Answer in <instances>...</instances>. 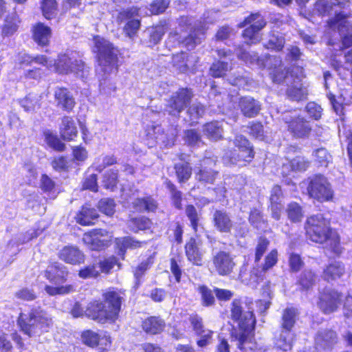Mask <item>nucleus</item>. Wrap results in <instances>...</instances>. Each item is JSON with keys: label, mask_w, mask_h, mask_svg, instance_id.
Segmentation results:
<instances>
[{"label": "nucleus", "mask_w": 352, "mask_h": 352, "mask_svg": "<svg viewBox=\"0 0 352 352\" xmlns=\"http://www.w3.org/2000/svg\"><path fill=\"white\" fill-rule=\"evenodd\" d=\"M230 309V318L238 327V330L232 332V336L238 342V348L248 352V349H252L253 344L249 340L256 321L254 315V303L250 300L236 298L232 300Z\"/></svg>", "instance_id": "obj_1"}, {"label": "nucleus", "mask_w": 352, "mask_h": 352, "mask_svg": "<svg viewBox=\"0 0 352 352\" xmlns=\"http://www.w3.org/2000/svg\"><path fill=\"white\" fill-rule=\"evenodd\" d=\"M102 296L104 303L94 301L88 305L86 316L102 324L114 322L119 317L125 294L120 290L112 289L104 293Z\"/></svg>", "instance_id": "obj_2"}, {"label": "nucleus", "mask_w": 352, "mask_h": 352, "mask_svg": "<svg viewBox=\"0 0 352 352\" xmlns=\"http://www.w3.org/2000/svg\"><path fill=\"white\" fill-rule=\"evenodd\" d=\"M306 232L312 241L325 243L336 254L341 253L339 237L332 232L329 221L322 214L312 215L307 219Z\"/></svg>", "instance_id": "obj_3"}, {"label": "nucleus", "mask_w": 352, "mask_h": 352, "mask_svg": "<svg viewBox=\"0 0 352 352\" xmlns=\"http://www.w3.org/2000/svg\"><path fill=\"white\" fill-rule=\"evenodd\" d=\"M18 323L28 337H37L48 332L53 326L52 316L40 307L32 308L28 315L21 314Z\"/></svg>", "instance_id": "obj_4"}, {"label": "nucleus", "mask_w": 352, "mask_h": 352, "mask_svg": "<svg viewBox=\"0 0 352 352\" xmlns=\"http://www.w3.org/2000/svg\"><path fill=\"white\" fill-rule=\"evenodd\" d=\"M94 43L99 63L96 71L98 73L103 72L104 75L102 79L100 80V87L102 89L107 76L117 71L118 50L109 41L100 36L94 37Z\"/></svg>", "instance_id": "obj_5"}, {"label": "nucleus", "mask_w": 352, "mask_h": 352, "mask_svg": "<svg viewBox=\"0 0 352 352\" xmlns=\"http://www.w3.org/2000/svg\"><path fill=\"white\" fill-rule=\"evenodd\" d=\"M179 28L175 32L177 39L189 49H193L204 38L206 27L204 23L195 21L190 16H181L178 19Z\"/></svg>", "instance_id": "obj_6"}, {"label": "nucleus", "mask_w": 352, "mask_h": 352, "mask_svg": "<svg viewBox=\"0 0 352 352\" xmlns=\"http://www.w3.org/2000/svg\"><path fill=\"white\" fill-rule=\"evenodd\" d=\"M304 77V69L298 66L296 67V73L293 69L286 74H274V82L285 84L287 86V97L292 100L300 101L307 99L308 95V89L302 82Z\"/></svg>", "instance_id": "obj_7"}, {"label": "nucleus", "mask_w": 352, "mask_h": 352, "mask_svg": "<svg viewBox=\"0 0 352 352\" xmlns=\"http://www.w3.org/2000/svg\"><path fill=\"white\" fill-rule=\"evenodd\" d=\"M297 310L293 307L285 309L282 315L280 329L275 335L276 346L283 351L292 349L296 337L294 327L297 319Z\"/></svg>", "instance_id": "obj_8"}, {"label": "nucleus", "mask_w": 352, "mask_h": 352, "mask_svg": "<svg viewBox=\"0 0 352 352\" xmlns=\"http://www.w3.org/2000/svg\"><path fill=\"white\" fill-rule=\"evenodd\" d=\"M304 184L307 185L309 197L320 203L331 201L334 197V190L329 179L321 174H316L307 179Z\"/></svg>", "instance_id": "obj_9"}, {"label": "nucleus", "mask_w": 352, "mask_h": 352, "mask_svg": "<svg viewBox=\"0 0 352 352\" xmlns=\"http://www.w3.org/2000/svg\"><path fill=\"white\" fill-rule=\"evenodd\" d=\"M55 66L58 73H73L83 80H86L89 74V67L82 60L78 59L76 54L73 52L59 55Z\"/></svg>", "instance_id": "obj_10"}, {"label": "nucleus", "mask_w": 352, "mask_h": 352, "mask_svg": "<svg viewBox=\"0 0 352 352\" xmlns=\"http://www.w3.org/2000/svg\"><path fill=\"white\" fill-rule=\"evenodd\" d=\"M282 120L287 124L288 131L296 138H307L311 131V126L304 117L296 111H287L282 114Z\"/></svg>", "instance_id": "obj_11"}, {"label": "nucleus", "mask_w": 352, "mask_h": 352, "mask_svg": "<svg viewBox=\"0 0 352 352\" xmlns=\"http://www.w3.org/2000/svg\"><path fill=\"white\" fill-rule=\"evenodd\" d=\"M216 162V157H208L200 161L199 166L195 170V178L199 185L206 186L214 183L219 175V171L213 168Z\"/></svg>", "instance_id": "obj_12"}, {"label": "nucleus", "mask_w": 352, "mask_h": 352, "mask_svg": "<svg viewBox=\"0 0 352 352\" xmlns=\"http://www.w3.org/2000/svg\"><path fill=\"white\" fill-rule=\"evenodd\" d=\"M248 24L250 26L245 28L243 32L245 43L247 45L256 43L260 40L259 31L265 26L266 23L259 13H254L247 17L239 26L244 28Z\"/></svg>", "instance_id": "obj_13"}, {"label": "nucleus", "mask_w": 352, "mask_h": 352, "mask_svg": "<svg viewBox=\"0 0 352 352\" xmlns=\"http://www.w3.org/2000/svg\"><path fill=\"white\" fill-rule=\"evenodd\" d=\"M192 94L188 89H180L174 93L168 102L166 111L170 115L177 116L190 103Z\"/></svg>", "instance_id": "obj_14"}, {"label": "nucleus", "mask_w": 352, "mask_h": 352, "mask_svg": "<svg viewBox=\"0 0 352 352\" xmlns=\"http://www.w3.org/2000/svg\"><path fill=\"white\" fill-rule=\"evenodd\" d=\"M234 145L239 148V153H233L231 162L236 164L239 162H250L254 158L253 147L248 140L242 135H237L234 140Z\"/></svg>", "instance_id": "obj_15"}, {"label": "nucleus", "mask_w": 352, "mask_h": 352, "mask_svg": "<svg viewBox=\"0 0 352 352\" xmlns=\"http://www.w3.org/2000/svg\"><path fill=\"white\" fill-rule=\"evenodd\" d=\"M139 9L132 7L123 10L119 12L118 20L120 22L127 21L124 26V31L130 38L133 36L140 26V21L138 19Z\"/></svg>", "instance_id": "obj_16"}, {"label": "nucleus", "mask_w": 352, "mask_h": 352, "mask_svg": "<svg viewBox=\"0 0 352 352\" xmlns=\"http://www.w3.org/2000/svg\"><path fill=\"white\" fill-rule=\"evenodd\" d=\"M329 24L331 28H338L345 47L352 46V27H349V23L344 14H336L334 19L329 21Z\"/></svg>", "instance_id": "obj_17"}, {"label": "nucleus", "mask_w": 352, "mask_h": 352, "mask_svg": "<svg viewBox=\"0 0 352 352\" xmlns=\"http://www.w3.org/2000/svg\"><path fill=\"white\" fill-rule=\"evenodd\" d=\"M146 144L149 148L154 147L157 144H164L168 145L170 140H173L177 135V133H172L169 138L164 133V131L160 125L148 126L145 130Z\"/></svg>", "instance_id": "obj_18"}, {"label": "nucleus", "mask_w": 352, "mask_h": 352, "mask_svg": "<svg viewBox=\"0 0 352 352\" xmlns=\"http://www.w3.org/2000/svg\"><path fill=\"white\" fill-rule=\"evenodd\" d=\"M318 306L320 309L326 314L334 312L340 304L341 296L337 292L326 289L322 294H320Z\"/></svg>", "instance_id": "obj_19"}, {"label": "nucleus", "mask_w": 352, "mask_h": 352, "mask_svg": "<svg viewBox=\"0 0 352 352\" xmlns=\"http://www.w3.org/2000/svg\"><path fill=\"white\" fill-rule=\"evenodd\" d=\"M189 322L196 335L201 337L197 342V345L199 347L207 346L210 342L213 332L204 327L202 318L197 314L190 315Z\"/></svg>", "instance_id": "obj_20"}, {"label": "nucleus", "mask_w": 352, "mask_h": 352, "mask_svg": "<svg viewBox=\"0 0 352 352\" xmlns=\"http://www.w3.org/2000/svg\"><path fill=\"white\" fill-rule=\"evenodd\" d=\"M314 339L318 349L331 351L338 342V335L332 329H321L317 331Z\"/></svg>", "instance_id": "obj_21"}, {"label": "nucleus", "mask_w": 352, "mask_h": 352, "mask_svg": "<svg viewBox=\"0 0 352 352\" xmlns=\"http://www.w3.org/2000/svg\"><path fill=\"white\" fill-rule=\"evenodd\" d=\"M213 264L217 273L221 276L229 275L235 266L232 256L224 251H219L214 256Z\"/></svg>", "instance_id": "obj_22"}, {"label": "nucleus", "mask_w": 352, "mask_h": 352, "mask_svg": "<svg viewBox=\"0 0 352 352\" xmlns=\"http://www.w3.org/2000/svg\"><path fill=\"white\" fill-rule=\"evenodd\" d=\"M67 275V267L62 263L56 262L47 267L45 276L54 284H60L66 281Z\"/></svg>", "instance_id": "obj_23"}, {"label": "nucleus", "mask_w": 352, "mask_h": 352, "mask_svg": "<svg viewBox=\"0 0 352 352\" xmlns=\"http://www.w3.org/2000/svg\"><path fill=\"white\" fill-rule=\"evenodd\" d=\"M212 221L214 228L220 232L230 233L233 227L231 216L224 210H217L213 213Z\"/></svg>", "instance_id": "obj_24"}, {"label": "nucleus", "mask_w": 352, "mask_h": 352, "mask_svg": "<svg viewBox=\"0 0 352 352\" xmlns=\"http://www.w3.org/2000/svg\"><path fill=\"white\" fill-rule=\"evenodd\" d=\"M54 98L57 106L64 111H70L75 105L73 95L66 88H56L54 91Z\"/></svg>", "instance_id": "obj_25"}, {"label": "nucleus", "mask_w": 352, "mask_h": 352, "mask_svg": "<svg viewBox=\"0 0 352 352\" xmlns=\"http://www.w3.org/2000/svg\"><path fill=\"white\" fill-rule=\"evenodd\" d=\"M62 261L72 265H78L84 262V254L76 246H65L59 252Z\"/></svg>", "instance_id": "obj_26"}, {"label": "nucleus", "mask_w": 352, "mask_h": 352, "mask_svg": "<svg viewBox=\"0 0 352 352\" xmlns=\"http://www.w3.org/2000/svg\"><path fill=\"white\" fill-rule=\"evenodd\" d=\"M239 107L243 116L248 118L256 116L261 111L260 102L250 96L240 98Z\"/></svg>", "instance_id": "obj_27"}, {"label": "nucleus", "mask_w": 352, "mask_h": 352, "mask_svg": "<svg viewBox=\"0 0 352 352\" xmlns=\"http://www.w3.org/2000/svg\"><path fill=\"white\" fill-rule=\"evenodd\" d=\"M196 58L192 54L181 52L173 56V67L181 73H186L196 63Z\"/></svg>", "instance_id": "obj_28"}, {"label": "nucleus", "mask_w": 352, "mask_h": 352, "mask_svg": "<svg viewBox=\"0 0 352 352\" xmlns=\"http://www.w3.org/2000/svg\"><path fill=\"white\" fill-rule=\"evenodd\" d=\"M287 53L285 58V62L290 65V67L287 69V72H289L292 70H294V73H296V67L301 66L303 68V60L302 58L303 54L300 52V49L297 46L290 45L286 49Z\"/></svg>", "instance_id": "obj_29"}, {"label": "nucleus", "mask_w": 352, "mask_h": 352, "mask_svg": "<svg viewBox=\"0 0 352 352\" xmlns=\"http://www.w3.org/2000/svg\"><path fill=\"white\" fill-rule=\"evenodd\" d=\"M185 251L189 261L198 266L202 265L203 252L195 239L190 238L186 243Z\"/></svg>", "instance_id": "obj_30"}, {"label": "nucleus", "mask_w": 352, "mask_h": 352, "mask_svg": "<svg viewBox=\"0 0 352 352\" xmlns=\"http://www.w3.org/2000/svg\"><path fill=\"white\" fill-rule=\"evenodd\" d=\"M78 134V130L74 119L69 116H64L60 126V135L66 141L73 140Z\"/></svg>", "instance_id": "obj_31"}, {"label": "nucleus", "mask_w": 352, "mask_h": 352, "mask_svg": "<svg viewBox=\"0 0 352 352\" xmlns=\"http://www.w3.org/2000/svg\"><path fill=\"white\" fill-rule=\"evenodd\" d=\"M115 244L118 249V254L124 259L127 249H135L142 246V242L135 240L131 236L116 238Z\"/></svg>", "instance_id": "obj_32"}, {"label": "nucleus", "mask_w": 352, "mask_h": 352, "mask_svg": "<svg viewBox=\"0 0 352 352\" xmlns=\"http://www.w3.org/2000/svg\"><path fill=\"white\" fill-rule=\"evenodd\" d=\"M142 327L146 333L155 335L164 330L165 322L159 317L151 316L142 322Z\"/></svg>", "instance_id": "obj_33"}, {"label": "nucleus", "mask_w": 352, "mask_h": 352, "mask_svg": "<svg viewBox=\"0 0 352 352\" xmlns=\"http://www.w3.org/2000/svg\"><path fill=\"white\" fill-rule=\"evenodd\" d=\"M51 29L42 23H38L33 29L34 40L39 45H47L51 37Z\"/></svg>", "instance_id": "obj_34"}, {"label": "nucleus", "mask_w": 352, "mask_h": 352, "mask_svg": "<svg viewBox=\"0 0 352 352\" xmlns=\"http://www.w3.org/2000/svg\"><path fill=\"white\" fill-rule=\"evenodd\" d=\"M133 208L137 212H154L157 208V201L151 196L135 199L133 203Z\"/></svg>", "instance_id": "obj_35"}, {"label": "nucleus", "mask_w": 352, "mask_h": 352, "mask_svg": "<svg viewBox=\"0 0 352 352\" xmlns=\"http://www.w3.org/2000/svg\"><path fill=\"white\" fill-rule=\"evenodd\" d=\"M235 52L237 57L243 60L246 64H249L252 66H257L258 67L261 68L260 62L263 63V56H258L257 53L247 52L241 47L236 48L235 50Z\"/></svg>", "instance_id": "obj_36"}, {"label": "nucleus", "mask_w": 352, "mask_h": 352, "mask_svg": "<svg viewBox=\"0 0 352 352\" xmlns=\"http://www.w3.org/2000/svg\"><path fill=\"white\" fill-rule=\"evenodd\" d=\"M98 217L97 211L88 206H85L77 215V221L82 226H90L94 224Z\"/></svg>", "instance_id": "obj_37"}, {"label": "nucleus", "mask_w": 352, "mask_h": 352, "mask_svg": "<svg viewBox=\"0 0 352 352\" xmlns=\"http://www.w3.org/2000/svg\"><path fill=\"white\" fill-rule=\"evenodd\" d=\"M344 265L339 261H333L329 263L324 270V278L328 281L340 278L344 273Z\"/></svg>", "instance_id": "obj_38"}, {"label": "nucleus", "mask_w": 352, "mask_h": 352, "mask_svg": "<svg viewBox=\"0 0 352 352\" xmlns=\"http://www.w3.org/2000/svg\"><path fill=\"white\" fill-rule=\"evenodd\" d=\"M203 131L208 138L217 141L223 137L222 122L219 121L208 122L204 126Z\"/></svg>", "instance_id": "obj_39"}, {"label": "nucleus", "mask_w": 352, "mask_h": 352, "mask_svg": "<svg viewBox=\"0 0 352 352\" xmlns=\"http://www.w3.org/2000/svg\"><path fill=\"white\" fill-rule=\"evenodd\" d=\"M39 187L50 198L54 199L58 193L55 182L47 175L43 174L40 178Z\"/></svg>", "instance_id": "obj_40"}, {"label": "nucleus", "mask_w": 352, "mask_h": 352, "mask_svg": "<svg viewBox=\"0 0 352 352\" xmlns=\"http://www.w3.org/2000/svg\"><path fill=\"white\" fill-rule=\"evenodd\" d=\"M317 276L310 270H305L300 274L297 284L300 286L301 289L308 290L311 289L316 283Z\"/></svg>", "instance_id": "obj_41"}, {"label": "nucleus", "mask_w": 352, "mask_h": 352, "mask_svg": "<svg viewBox=\"0 0 352 352\" xmlns=\"http://www.w3.org/2000/svg\"><path fill=\"white\" fill-rule=\"evenodd\" d=\"M127 226L131 231L138 233L140 230H147L151 229L152 222L146 217H140L137 218H132L129 220Z\"/></svg>", "instance_id": "obj_42"}, {"label": "nucleus", "mask_w": 352, "mask_h": 352, "mask_svg": "<svg viewBox=\"0 0 352 352\" xmlns=\"http://www.w3.org/2000/svg\"><path fill=\"white\" fill-rule=\"evenodd\" d=\"M261 65V68H267L269 69H274L273 73V79L274 74H285L284 72H279L278 67H280L283 65L282 60L279 56H270V55H264L263 63L260 62Z\"/></svg>", "instance_id": "obj_43"}, {"label": "nucleus", "mask_w": 352, "mask_h": 352, "mask_svg": "<svg viewBox=\"0 0 352 352\" xmlns=\"http://www.w3.org/2000/svg\"><path fill=\"white\" fill-rule=\"evenodd\" d=\"M174 168L179 183H185L190 178L192 175V168L188 163H177L175 164Z\"/></svg>", "instance_id": "obj_44"}, {"label": "nucleus", "mask_w": 352, "mask_h": 352, "mask_svg": "<svg viewBox=\"0 0 352 352\" xmlns=\"http://www.w3.org/2000/svg\"><path fill=\"white\" fill-rule=\"evenodd\" d=\"M285 42V38L281 33L273 32L270 35L267 41L264 43V47L267 49L280 51L283 49Z\"/></svg>", "instance_id": "obj_45"}, {"label": "nucleus", "mask_w": 352, "mask_h": 352, "mask_svg": "<svg viewBox=\"0 0 352 352\" xmlns=\"http://www.w3.org/2000/svg\"><path fill=\"white\" fill-rule=\"evenodd\" d=\"M164 185L169 191L173 206L177 209H181L182 201V191L179 190L176 186L168 179L165 180Z\"/></svg>", "instance_id": "obj_46"}, {"label": "nucleus", "mask_w": 352, "mask_h": 352, "mask_svg": "<svg viewBox=\"0 0 352 352\" xmlns=\"http://www.w3.org/2000/svg\"><path fill=\"white\" fill-rule=\"evenodd\" d=\"M286 212L288 219L293 223L301 221L303 217L302 207L296 202H291L287 205Z\"/></svg>", "instance_id": "obj_47"}, {"label": "nucleus", "mask_w": 352, "mask_h": 352, "mask_svg": "<svg viewBox=\"0 0 352 352\" xmlns=\"http://www.w3.org/2000/svg\"><path fill=\"white\" fill-rule=\"evenodd\" d=\"M230 69L231 67L228 63L218 60L212 64L209 72L213 78H221L223 77Z\"/></svg>", "instance_id": "obj_48"}, {"label": "nucleus", "mask_w": 352, "mask_h": 352, "mask_svg": "<svg viewBox=\"0 0 352 352\" xmlns=\"http://www.w3.org/2000/svg\"><path fill=\"white\" fill-rule=\"evenodd\" d=\"M21 107L27 112H34L40 108L39 100L36 96L28 94L19 100Z\"/></svg>", "instance_id": "obj_49"}, {"label": "nucleus", "mask_w": 352, "mask_h": 352, "mask_svg": "<svg viewBox=\"0 0 352 352\" xmlns=\"http://www.w3.org/2000/svg\"><path fill=\"white\" fill-rule=\"evenodd\" d=\"M19 21L15 13H12L6 17L5 24L2 29V34L4 36H9L14 34L18 28Z\"/></svg>", "instance_id": "obj_50"}, {"label": "nucleus", "mask_w": 352, "mask_h": 352, "mask_svg": "<svg viewBox=\"0 0 352 352\" xmlns=\"http://www.w3.org/2000/svg\"><path fill=\"white\" fill-rule=\"evenodd\" d=\"M197 291L201 295V302L204 307H210L214 304L215 298L213 292L207 286H199Z\"/></svg>", "instance_id": "obj_51"}, {"label": "nucleus", "mask_w": 352, "mask_h": 352, "mask_svg": "<svg viewBox=\"0 0 352 352\" xmlns=\"http://www.w3.org/2000/svg\"><path fill=\"white\" fill-rule=\"evenodd\" d=\"M151 267L149 259L142 261L133 271L135 278V283L138 287L142 283V278L146 272Z\"/></svg>", "instance_id": "obj_52"}, {"label": "nucleus", "mask_w": 352, "mask_h": 352, "mask_svg": "<svg viewBox=\"0 0 352 352\" xmlns=\"http://www.w3.org/2000/svg\"><path fill=\"white\" fill-rule=\"evenodd\" d=\"M249 221L252 226L258 230H264L266 228V223L263 219L261 212L258 209L254 208L250 211Z\"/></svg>", "instance_id": "obj_53"}, {"label": "nucleus", "mask_w": 352, "mask_h": 352, "mask_svg": "<svg viewBox=\"0 0 352 352\" xmlns=\"http://www.w3.org/2000/svg\"><path fill=\"white\" fill-rule=\"evenodd\" d=\"M102 182L106 189L113 190L118 182V170L111 169L107 171L103 176Z\"/></svg>", "instance_id": "obj_54"}, {"label": "nucleus", "mask_w": 352, "mask_h": 352, "mask_svg": "<svg viewBox=\"0 0 352 352\" xmlns=\"http://www.w3.org/2000/svg\"><path fill=\"white\" fill-rule=\"evenodd\" d=\"M116 204L113 199L103 198L101 199L98 204V208L100 211L107 216H111L115 212Z\"/></svg>", "instance_id": "obj_55"}, {"label": "nucleus", "mask_w": 352, "mask_h": 352, "mask_svg": "<svg viewBox=\"0 0 352 352\" xmlns=\"http://www.w3.org/2000/svg\"><path fill=\"white\" fill-rule=\"evenodd\" d=\"M312 155L321 166H327L331 160V155L324 148H319L314 151Z\"/></svg>", "instance_id": "obj_56"}, {"label": "nucleus", "mask_w": 352, "mask_h": 352, "mask_svg": "<svg viewBox=\"0 0 352 352\" xmlns=\"http://www.w3.org/2000/svg\"><path fill=\"white\" fill-rule=\"evenodd\" d=\"M204 113V107L199 102H193L188 109L187 114L190 121L193 123L196 120L201 118Z\"/></svg>", "instance_id": "obj_57"}, {"label": "nucleus", "mask_w": 352, "mask_h": 352, "mask_svg": "<svg viewBox=\"0 0 352 352\" xmlns=\"http://www.w3.org/2000/svg\"><path fill=\"white\" fill-rule=\"evenodd\" d=\"M41 9L43 16L47 19H52L57 9V3L56 0H43L41 3Z\"/></svg>", "instance_id": "obj_58"}, {"label": "nucleus", "mask_w": 352, "mask_h": 352, "mask_svg": "<svg viewBox=\"0 0 352 352\" xmlns=\"http://www.w3.org/2000/svg\"><path fill=\"white\" fill-rule=\"evenodd\" d=\"M81 337L85 344L91 348L97 346V343L99 342V333L91 330H87L82 332Z\"/></svg>", "instance_id": "obj_59"}, {"label": "nucleus", "mask_w": 352, "mask_h": 352, "mask_svg": "<svg viewBox=\"0 0 352 352\" xmlns=\"http://www.w3.org/2000/svg\"><path fill=\"white\" fill-rule=\"evenodd\" d=\"M228 81L230 85L239 88H245L250 83L249 78L246 76L241 75L239 73L230 76Z\"/></svg>", "instance_id": "obj_60"}, {"label": "nucleus", "mask_w": 352, "mask_h": 352, "mask_svg": "<svg viewBox=\"0 0 352 352\" xmlns=\"http://www.w3.org/2000/svg\"><path fill=\"white\" fill-rule=\"evenodd\" d=\"M186 214L190 222L192 229L196 232L199 221L197 209L192 205H188L186 208Z\"/></svg>", "instance_id": "obj_61"}, {"label": "nucleus", "mask_w": 352, "mask_h": 352, "mask_svg": "<svg viewBox=\"0 0 352 352\" xmlns=\"http://www.w3.org/2000/svg\"><path fill=\"white\" fill-rule=\"evenodd\" d=\"M309 166V161L302 157H296L289 162V166L294 171H305Z\"/></svg>", "instance_id": "obj_62"}, {"label": "nucleus", "mask_w": 352, "mask_h": 352, "mask_svg": "<svg viewBox=\"0 0 352 352\" xmlns=\"http://www.w3.org/2000/svg\"><path fill=\"white\" fill-rule=\"evenodd\" d=\"M149 43L151 45L157 44L162 38L165 34L164 29L162 26L152 28L148 30Z\"/></svg>", "instance_id": "obj_63"}, {"label": "nucleus", "mask_w": 352, "mask_h": 352, "mask_svg": "<svg viewBox=\"0 0 352 352\" xmlns=\"http://www.w3.org/2000/svg\"><path fill=\"white\" fill-rule=\"evenodd\" d=\"M278 261V251L272 250L265 258V263L263 265L261 273H265L272 267H274Z\"/></svg>", "instance_id": "obj_64"}]
</instances>
